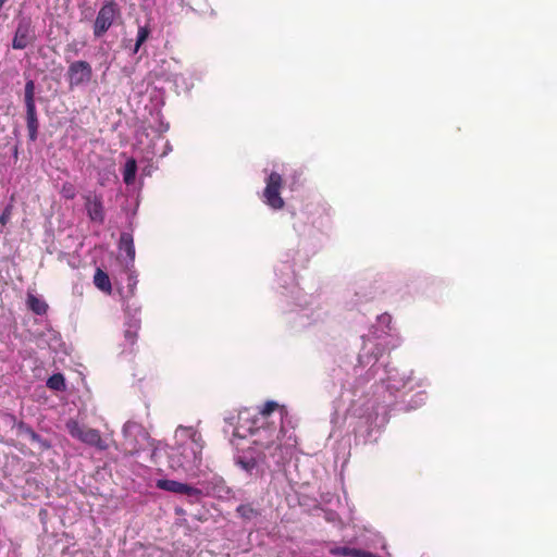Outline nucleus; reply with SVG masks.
<instances>
[{
	"instance_id": "1",
	"label": "nucleus",
	"mask_w": 557,
	"mask_h": 557,
	"mask_svg": "<svg viewBox=\"0 0 557 557\" xmlns=\"http://www.w3.org/2000/svg\"><path fill=\"white\" fill-rule=\"evenodd\" d=\"M200 450L194 441L171 447L169 465L173 470H193L200 465Z\"/></svg>"
},
{
	"instance_id": "2",
	"label": "nucleus",
	"mask_w": 557,
	"mask_h": 557,
	"mask_svg": "<svg viewBox=\"0 0 557 557\" xmlns=\"http://www.w3.org/2000/svg\"><path fill=\"white\" fill-rule=\"evenodd\" d=\"M66 430L72 437L77 438L86 445L96 447L99 450H106L108 448V444L96 429L79 424L76 420H69L66 422Z\"/></svg>"
},
{
	"instance_id": "3",
	"label": "nucleus",
	"mask_w": 557,
	"mask_h": 557,
	"mask_svg": "<svg viewBox=\"0 0 557 557\" xmlns=\"http://www.w3.org/2000/svg\"><path fill=\"white\" fill-rule=\"evenodd\" d=\"M119 14V7L113 0L103 3L98 11L94 23V36L96 38L102 37L112 26L115 17Z\"/></svg>"
},
{
	"instance_id": "4",
	"label": "nucleus",
	"mask_w": 557,
	"mask_h": 557,
	"mask_svg": "<svg viewBox=\"0 0 557 557\" xmlns=\"http://www.w3.org/2000/svg\"><path fill=\"white\" fill-rule=\"evenodd\" d=\"M92 73L89 62L84 60L72 62L66 72L70 88L88 84L92 78Z\"/></svg>"
},
{
	"instance_id": "5",
	"label": "nucleus",
	"mask_w": 557,
	"mask_h": 557,
	"mask_svg": "<svg viewBox=\"0 0 557 557\" xmlns=\"http://www.w3.org/2000/svg\"><path fill=\"white\" fill-rule=\"evenodd\" d=\"M35 39L36 35L30 18L24 17L20 20L12 40V48L16 50L25 49L33 44Z\"/></svg>"
},
{
	"instance_id": "6",
	"label": "nucleus",
	"mask_w": 557,
	"mask_h": 557,
	"mask_svg": "<svg viewBox=\"0 0 557 557\" xmlns=\"http://www.w3.org/2000/svg\"><path fill=\"white\" fill-rule=\"evenodd\" d=\"M84 199L85 209L90 221L102 224L106 219V212L101 196L87 195L84 197Z\"/></svg>"
},
{
	"instance_id": "7",
	"label": "nucleus",
	"mask_w": 557,
	"mask_h": 557,
	"mask_svg": "<svg viewBox=\"0 0 557 557\" xmlns=\"http://www.w3.org/2000/svg\"><path fill=\"white\" fill-rule=\"evenodd\" d=\"M156 485L160 490L182 495L196 496L199 493L196 488L174 480H158Z\"/></svg>"
},
{
	"instance_id": "8",
	"label": "nucleus",
	"mask_w": 557,
	"mask_h": 557,
	"mask_svg": "<svg viewBox=\"0 0 557 557\" xmlns=\"http://www.w3.org/2000/svg\"><path fill=\"white\" fill-rule=\"evenodd\" d=\"M26 108V126L28 131V138L30 141H36L38 138L39 120L36 110V103L25 104Z\"/></svg>"
},
{
	"instance_id": "9",
	"label": "nucleus",
	"mask_w": 557,
	"mask_h": 557,
	"mask_svg": "<svg viewBox=\"0 0 557 557\" xmlns=\"http://www.w3.org/2000/svg\"><path fill=\"white\" fill-rule=\"evenodd\" d=\"M119 248L121 251H124L128 257L129 261L133 263L135 260V246L133 236L128 233H122L120 237Z\"/></svg>"
},
{
	"instance_id": "10",
	"label": "nucleus",
	"mask_w": 557,
	"mask_h": 557,
	"mask_svg": "<svg viewBox=\"0 0 557 557\" xmlns=\"http://www.w3.org/2000/svg\"><path fill=\"white\" fill-rule=\"evenodd\" d=\"M94 284L98 289L107 294H111L112 292V285L108 273L99 268L96 270L94 275Z\"/></svg>"
},
{
	"instance_id": "11",
	"label": "nucleus",
	"mask_w": 557,
	"mask_h": 557,
	"mask_svg": "<svg viewBox=\"0 0 557 557\" xmlns=\"http://www.w3.org/2000/svg\"><path fill=\"white\" fill-rule=\"evenodd\" d=\"M27 306L36 314L42 315L48 310V305L33 294L27 296Z\"/></svg>"
},
{
	"instance_id": "12",
	"label": "nucleus",
	"mask_w": 557,
	"mask_h": 557,
	"mask_svg": "<svg viewBox=\"0 0 557 557\" xmlns=\"http://www.w3.org/2000/svg\"><path fill=\"white\" fill-rule=\"evenodd\" d=\"M49 389L63 392L66 389L65 379L62 373L52 374L46 382Z\"/></svg>"
},
{
	"instance_id": "13",
	"label": "nucleus",
	"mask_w": 557,
	"mask_h": 557,
	"mask_svg": "<svg viewBox=\"0 0 557 557\" xmlns=\"http://www.w3.org/2000/svg\"><path fill=\"white\" fill-rule=\"evenodd\" d=\"M137 171V163L135 159H129L126 161L124 171H123V180L125 184H132L135 181Z\"/></svg>"
},
{
	"instance_id": "14",
	"label": "nucleus",
	"mask_w": 557,
	"mask_h": 557,
	"mask_svg": "<svg viewBox=\"0 0 557 557\" xmlns=\"http://www.w3.org/2000/svg\"><path fill=\"white\" fill-rule=\"evenodd\" d=\"M150 29L148 26H139L133 53H137L141 45L148 39Z\"/></svg>"
},
{
	"instance_id": "15",
	"label": "nucleus",
	"mask_w": 557,
	"mask_h": 557,
	"mask_svg": "<svg viewBox=\"0 0 557 557\" xmlns=\"http://www.w3.org/2000/svg\"><path fill=\"white\" fill-rule=\"evenodd\" d=\"M24 102L25 104L35 103V83L33 79H28L25 84Z\"/></svg>"
},
{
	"instance_id": "16",
	"label": "nucleus",
	"mask_w": 557,
	"mask_h": 557,
	"mask_svg": "<svg viewBox=\"0 0 557 557\" xmlns=\"http://www.w3.org/2000/svg\"><path fill=\"white\" fill-rule=\"evenodd\" d=\"M61 195L63 198L65 199H69V200H72L75 198L76 196V189L74 187V185L70 182H65L63 185H62V188H61Z\"/></svg>"
},
{
	"instance_id": "17",
	"label": "nucleus",
	"mask_w": 557,
	"mask_h": 557,
	"mask_svg": "<svg viewBox=\"0 0 557 557\" xmlns=\"http://www.w3.org/2000/svg\"><path fill=\"white\" fill-rule=\"evenodd\" d=\"M137 336H138V326L137 325L129 326L124 332V337L131 346H133L136 343Z\"/></svg>"
},
{
	"instance_id": "18",
	"label": "nucleus",
	"mask_w": 557,
	"mask_h": 557,
	"mask_svg": "<svg viewBox=\"0 0 557 557\" xmlns=\"http://www.w3.org/2000/svg\"><path fill=\"white\" fill-rule=\"evenodd\" d=\"M11 216V207H7L0 215V224L5 225Z\"/></svg>"
},
{
	"instance_id": "19",
	"label": "nucleus",
	"mask_w": 557,
	"mask_h": 557,
	"mask_svg": "<svg viewBox=\"0 0 557 557\" xmlns=\"http://www.w3.org/2000/svg\"><path fill=\"white\" fill-rule=\"evenodd\" d=\"M128 286L131 288V292L133 293V288L135 287L137 281H136V276L134 275V272H131L129 275H128Z\"/></svg>"
},
{
	"instance_id": "20",
	"label": "nucleus",
	"mask_w": 557,
	"mask_h": 557,
	"mask_svg": "<svg viewBox=\"0 0 557 557\" xmlns=\"http://www.w3.org/2000/svg\"><path fill=\"white\" fill-rule=\"evenodd\" d=\"M29 437L33 442H41V437L32 429L28 430Z\"/></svg>"
}]
</instances>
